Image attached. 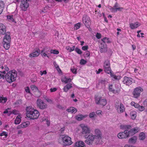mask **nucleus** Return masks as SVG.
Returning <instances> with one entry per match:
<instances>
[{
  "instance_id": "obj_1",
  "label": "nucleus",
  "mask_w": 147,
  "mask_h": 147,
  "mask_svg": "<svg viewBox=\"0 0 147 147\" xmlns=\"http://www.w3.org/2000/svg\"><path fill=\"white\" fill-rule=\"evenodd\" d=\"M95 135L89 134L87 137L86 136L85 142L90 146H94L95 145L101 144L102 143V134L101 131L98 129L95 130Z\"/></svg>"
},
{
  "instance_id": "obj_2",
  "label": "nucleus",
  "mask_w": 147,
  "mask_h": 147,
  "mask_svg": "<svg viewBox=\"0 0 147 147\" xmlns=\"http://www.w3.org/2000/svg\"><path fill=\"white\" fill-rule=\"evenodd\" d=\"M26 116L30 119H34L38 118L39 116L38 111L32 108L31 107H27L26 109Z\"/></svg>"
},
{
  "instance_id": "obj_3",
  "label": "nucleus",
  "mask_w": 147,
  "mask_h": 147,
  "mask_svg": "<svg viewBox=\"0 0 147 147\" xmlns=\"http://www.w3.org/2000/svg\"><path fill=\"white\" fill-rule=\"evenodd\" d=\"M12 73V71H10L7 73L5 76L4 75L3 76V79L6 80L9 83L14 81L15 80V75H13Z\"/></svg>"
},
{
  "instance_id": "obj_4",
  "label": "nucleus",
  "mask_w": 147,
  "mask_h": 147,
  "mask_svg": "<svg viewBox=\"0 0 147 147\" xmlns=\"http://www.w3.org/2000/svg\"><path fill=\"white\" fill-rule=\"evenodd\" d=\"M30 0H23L21 1L20 7L23 11H26L29 5V2Z\"/></svg>"
},
{
  "instance_id": "obj_5",
  "label": "nucleus",
  "mask_w": 147,
  "mask_h": 147,
  "mask_svg": "<svg viewBox=\"0 0 147 147\" xmlns=\"http://www.w3.org/2000/svg\"><path fill=\"white\" fill-rule=\"evenodd\" d=\"M37 107L41 109H45L47 108V105L43 101L40 99H38L36 101Z\"/></svg>"
},
{
  "instance_id": "obj_6",
  "label": "nucleus",
  "mask_w": 147,
  "mask_h": 147,
  "mask_svg": "<svg viewBox=\"0 0 147 147\" xmlns=\"http://www.w3.org/2000/svg\"><path fill=\"white\" fill-rule=\"evenodd\" d=\"M3 40V44L4 47L6 50H8L10 47L11 37H4Z\"/></svg>"
},
{
  "instance_id": "obj_7",
  "label": "nucleus",
  "mask_w": 147,
  "mask_h": 147,
  "mask_svg": "<svg viewBox=\"0 0 147 147\" xmlns=\"http://www.w3.org/2000/svg\"><path fill=\"white\" fill-rule=\"evenodd\" d=\"M62 140L64 146H69L71 145L72 142L71 141V138L67 136H65L62 137Z\"/></svg>"
},
{
  "instance_id": "obj_8",
  "label": "nucleus",
  "mask_w": 147,
  "mask_h": 147,
  "mask_svg": "<svg viewBox=\"0 0 147 147\" xmlns=\"http://www.w3.org/2000/svg\"><path fill=\"white\" fill-rule=\"evenodd\" d=\"M95 102L97 105H100L104 106L107 103V100L105 99H103L101 97L97 96L95 98Z\"/></svg>"
},
{
  "instance_id": "obj_9",
  "label": "nucleus",
  "mask_w": 147,
  "mask_h": 147,
  "mask_svg": "<svg viewBox=\"0 0 147 147\" xmlns=\"http://www.w3.org/2000/svg\"><path fill=\"white\" fill-rule=\"evenodd\" d=\"M143 89L140 87H138L136 88L133 92V94L134 97L137 98L140 95V93L142 92Z\"/></svg>"
},
{
  "instance_id": "obj_10",
  "label": "nucleus",
  "mask_w": 147,
  "mask_h": 147,
  "mask_svg": "<svg viewBox=\"0 0 147 147\" xmlns=\"http://www.w3.org/2000/svg\"><path fill=\"white\" fill-rule=\"evenodd\" d=\"M104 67L105 72L108 74L111 72L110 64L109 61V60H107L105 61L104 63Z\"/></svg>"
},
{
  "instance_id": "obj_11",
  "label": "nucleus",
  "mask_w": 147,
  "mask_h": 147,
  "mask_svg": "<svg viewBox=\"0 0 147 147\" xmlns=\"http://www.w3.org/2000/svg\"><path fill=\"white\" fill-rule=\"evenodd\" d=\"M123 82L124 84L129 86L131 85L132 83L135 82V81L131 78L127 77L126 76L124 78Z\"/></svg>"
},
{
  "instance_id": "obj_12",
  "label": "nucleus",
  "mask_w": 147,
  "mask_h": 147,
  "mask_svg": "<svg viewBox=\"0 0 147 147\" xmlns=\"http://www.w3.org/2000/svg\"><path fill=\"white\" fill-rule=\"evenodd\" d=\"M82 21L85 26L91 24L90 18L87 15H83L82 18Z\"/></svg>"
},
{
  "instance_id": "obj_13",
  "label": "nucleus",
  "mask_w": 147,
  "mask_h": 147,
  "mask_svg": "<svg viewBox=\"0 0 147 147\" xmlns=\"http://www.w3.org/2000/svg\"><path fill=\"white\" fill-rule=\"evenodd\" d=\"M81 127L82 129L81 133L82 134H85V135L84 136L86 137L90 133V129L87 126L84 125L81 126Z\"/></svg>"
},
{
  "instance_id": "obj_14",
  "label": "nucleus",
  "mask_w": 147,
  "mask_h": 147,
  "mask_svg": "<svg viewBox=\"0 0 147 147\" xmlns=\"http://www.w3.org/2000/svg\"><path fill=\"white\" fill-rule=\"evenodd\" d=\"M31 89L35 92V95L36 97H38L41 95V92L39 90L38 87L35 85H31L30 86Z\"/></svg>"
},
{
  "instance_id": "obj_15",
  "label": "nucleus",
  "mask_w": 147,
  "mask_h": 147,
  "mask_svg": "<svg viewBox=\"0 0 147 147\" xmlns=\"http://www.w3.org/2000/svg\"><path fill=\"white\" fill-rule=\"evenodd\" d=\"M99 48H100V52L101 53H105L107 51L106 45H104L102 43H100Z\"/></svg>"
},
{
  "instance_id": "obj_16",
  "label": "nucleus",
  "mask_w": 147,
  "mask_h": 147,
  "mask_svg": "<svg viewBox=\"0 0 147 147\" xmlns=\"http://www.w3.org/2000/svg\"><path fill=\"white\" fill-rule=\"evenodd\" d=\"M40 53V51L39 49H37L36 50L30 54L29 56L30 57H33L38 56Z\"/></svg>"
},
{
  "instance_id": "obj_17",
  "label": "nucleus",
  "mask_w": 147,
  "mask_h": 147,
  "mask_svg": "<svg viewBox=\"0 0 147 147\" xmlns=\"http://www.w3.org/2000/svg\"><path fill=\"white\" fill-rule=\"evenodd\" d=\"M127 131L125 130L124 132L120 133L118 134V137L120 139L125 138L127 137Z\"/></svg>"
},
{
  "instance_id": "obj_18",
  "label": "nucleus",
  "mask_w": 147,
  "mask_h": 147,
  "mask_svg": "<svg viewBox=\"0 0 147 147\" xmlns=\"http://www.w3.org/2000/svg\"><path fill=\"white\" fill-rule=\"evenodd\" d=\"M6 32V26L2 23H0V34L4 35Z\"/></svg>"
},
{
  "instance_id": "obj_19",
  "label": "nucleus",
  "mask_w": 147,
  "mask_h": 147,
  "mask_svg": "<svg viewBox=\"0 0 147 147\" xmlns=\"http://www.w3.org/2000/svg\"><path fill=\"white\" fill-rule=\"evenodd\" d=\"M140 25V23L137 22L134 23H130L129 27L131 29H134L137 28Z\"/></svg>"
},
{
  "instance_id": "obj_20",
  "label": "nucleus",
  "mask_w": 147,
  "mask_h": 147,
  "mask_svg": "<svg viewBox=\"0 0 147 147\" xmlns=\"http://www.w3.org/2000/svg\"><path fill=\"white\" fill-rule=\"evenodd\" d=\"M30 124V122L29 121H26V122H24L22 123L21 124L18 125L17 128L20 129L22 128L26 127H27Z\"/></svg>"
},
{
  "instance_id": "obj_21",
  "label": "nucleus",
  "mask_w": 147,
  "mask_h": 147,
  "mask_svg": "<svg viewBox=\"0 0 147 147\" xmlns=\"http://www.w3.org/2000/svg\"><path fill=\"white\" fill-rule=\"evenodd\" d=\"M137 140V137L134 136L129 139L128 142L130 144H134L136 142Z\"/></svg>"
},
{
  "instance_id": "obj_22",
  "label": "nucleus",
  "mask_w": 147,
  "mask_h": 147,
  "mask_svg": "<svg viewBox=\"0 0 147 147\" xmlns=\"http://www.w3.org/2000/svg\"><path fill=\"white\" fill-rule=\"evenodd\" d=\"M85 146L84 143L80 141L75 143L74 147H85Z\"/></svg>"
},
{
  "instance_id": "obj_23",
  "label": "nucleus",
  "mask_w": 147,
  "mask_h": 147,
  "mask_svg": "<svg viewBox=\"0 0 147 147\" xmlns=\"http://www.w3.org/2000/svg\"><path fill=\"white\" fill-rule=\"evenodd\" d=\"M87 116L86 115H79L76 117V119L78 121H81L84 118H85Z\"/></svg>"
},
{
  "instance_id": "obj_24",
  "label": "nucleus",
  "mask_w": 147,
  "mask_h": 147,
  "mask_svg": "<svg viewBox=\"0 0 147 147\" xmlns=\"http://www.w3.org/2000/svg\"><path fill=\"white\" fill-rule=\"evenodd\" d=\"M116 109L117 110L118 112L119 113L123 112L124 110V108L122 104L120 105L118 109L116 108Z\"/></svg>"
},
{
  "instance_id": "obj_25",
  "label": "nucleus",
  "mask_w": 147,
  "mask_h": 147,
  "mask_svg": "<svg viewBox=\"0 0 147 147\" xmlns=\"http://www.w3.org/2000/svg\"><path fill=\"white\" fill-rule=\"evenodd\" d=\"M7 18L8 21L11 22H15V21L13 18V15H7L6 16Z\"/></svg>"
},
{
  "instance_id": "obj_26",
  "label": "nucleus",
  "mask_w": 147,
  "mask_h": 147,
  "mask_svg": "<svg viewBox=\"0 0 147 147\" xmlns=\"http://www.w3.org/2000/svg\"><path fill=\"white\" fill-rule=\"evenodd\" d=\"M4 7V2L2 1H0V15L3 12Z\"/></svg>"
},
{
  "instance_id": "obj_27",
  "label": "nucleus",
  "mask_w": 147,
  "mask_h": 147,
  "mask_svg": "<svg viewBox=\"0 0 147 147\" xmlns=\"http://www.w3.org/2000/svg\"><path fill=\"white\" fill-rule=\"evenodd\" d=\"M136 112L135 111H131L130 115L131 118L133 119H135L136 115Z\"/></svg>"
},
{
  "instance_id": "obj_28",
  "label": "nucleus",
  "mask_w": 147,
  "mask_h": 147,
  "mask_svg": "<svg viewBox=\"0 0 147 147\" xmlns=\"http://www.w3.org/2000/svg\"><path fill=\"white\" fill-rule=\"evenodd\" d=\"M101 40L102 42V43L104 45H106L105 44L106 42L107 43H110L111 42V41L109 40V38H107V37H104V38L101 39Z\"/></svg>"
},
{
  "instance_id": "obj_29",
  "label": "nucleus",
  "mask_w": 147,
  "mask_h": 147,
  "mask_svg": "<svg viewBox=\"0 0 147 147\" xmlns=\"http://www.w3.org/2000/svg\"><path fill=\"white\" fill-rule=\"evenodd\" d=\"M67 111L68 112H71L72 113H75L77 111V109L76 108L72 107L67 109Z\"/></svg>"
},
{
  "instance_id": "obj_30",
  "label": "nucleus",
  "mask_w": 147,
  "mask_h": 147,
  "mask_svg": "<svg viewBox=\"0 0 147 147\" xmlns=\"http://www.w3.org/2000/svg\"><path fill=\"white\" fill-rule=\"evenodd\" d=\"M0 136L1 137L0 138L2 139H4V138H6L7 136V133L5 131H3L0 134Z\"/></svg>"
},
{
  "instance_id": "obj_31",
  "label": "nucleus",
  "mask_w": 147,
  "mask_h": 147,
  "mask_svg": "<svg viewBox=\"0 0 147 147\" xmlns=\"http://www.w3.org/2000/svg\"><path fill=\"white\" fill-rule=\"evenodd\" d=\"M125 130L127 131V137H129L131 136H132L134 134V132H133V130L131 129L129 131H128V130Z\"/></svg>"
},
{
  "instance_id": "obj_32",
  "label": "nucleus",
  "mask_w": 147,
  "mask_h": 147,
  "mask_svg": "<svg viewBox=\"0 0 147 147\" xmlns=\"http://www.w3.org/2000/svg\"><path fill=\"white\" fill-rule=\"evenodd\" d=\"M122 104H121V102L119 100H117L115 101V105L116 108L118 109L119 106Z\"/></svg>"
},
{
  "instance_id": "obj_33",
  "label": "nucleus",
  "mask_w": 147,
  "mask_h": 147,
  "mask_svg": "<svg viewBox=\"0 0 147 147\" xmlns=\"http://www.w3.org/2000/svg\"><path fill=\"white\" fill-rule=\"evenodd\" d=\"M21 121V119H20V116H18L16 117L15 121V123L16 124H18L20 123Z\"/></svg>"
},
{
  "instance_id": "obj_34",
  "label": "nucleus",
  "mask_w": 147,
  "mask_h": 147,
  "mask_svg": "<svg viewBox=\"0 0 147 147\" xmlns=\"http://www.w3.org/2000/svg\"><path fill=\"white\" fill-rule=\"evenodd\" d=\"M145 138V135L143 132L141 133L139 135V139L141 140H143Z\"/></svg>"
},
{
  "instance_id": "obj_35",
  "label": "nucleus",
  "mask_w": 147,
  "mask_h": 147,
  "mask_svg": "<svg viewBox=\"0 0 147 147\" xmlns=\"http://www.w3.org/2000/svg\"><path fill=\"white\" fill-rule=\"evenodd\" d=\"M81 26V24L79 22L75 24L74 25V30H77L78 29H79Z\"/></svg>"
},
{
  "instance_id": "obj_36",
  "label": "nucleus",
  "mask_w": 147,
  "mask_h": 147,
  "mask_svg": "<svg viewBox=\"0 0 147 147\" xmlns=\"http://www.w3.org/2000/svg\"><path fill=\"white\" fill-rule=\"evenodd\" d=\"M53 64L54 65V66L55 67V68H56L57 70L58 71L59 73H60V72L61 71L59 66L57 64V63L55 61L53 62Z\"/></svg>"
},
{
  "instance_id": "obj_37",
  "label": "nucleus",
  "mask_w": 147,
  "mask_h": 147,
  "mask_svg": "<svg viewBox=\"0 0 147 147\" xmlns=\"http://www.w3.org/2000/svg\"><path fill=\"white\" fill-rule=\"evenodd\" d=\"M7 98H6L2 97H0V103L1 102H3V101L4 103H5L7 100Z\"/></svg>"
},
{
  "instance_id": "obj_38",
  "label": "nucleus",
  "mask_w": 147,
  "mask_h": 147,
  "mask_svg": "<svg viewBox=\"0 0 147 147\" xmlns=\"http://www.w3.org/2000/svg\"><path fill=\"white\" fill-rule=\"evenodd\" d=\"M89 116L90 118H92L96 116V114L94 112L90 113L89 115Z\"/></svg>"
},
{
  "instance_id": "obj_39",
  "label": "nucleus",
  "mask_w": 147,
  "mask_h": 147,
  "mask_svg": "<svg viewBox=\"0 0 147 147\" xmlns=\"http://www.w3.org/2000/svg\"><path fill=\"white\" fill-rule=\"evenodd\" d=\"M51 53L57 54L59 53V51L56 49L51 50Z\"/></svg>"
},
{
  "instance_id": "obj_40",
  "label": "nucleus",
  "mask_w": 147,
  "mask_h": 147,
  "mask_svg": "<svg viewBox=\"0 0 147 147\" xmlns=\"http://www.w3.org/2000/svg\"><path fill=\"white\" fill-rule=\"evenodd\" d=\"M131 128V126L130 125H125L123 126L122 128L126 130V129H130Z\"/></svg>"
},
{
  "instance_id": "obj_41",
  "label": "nucleus",
  "mask_w": 147,
  "mask_h": 147,
  "mask_svg": "<svg viewBox=\"0 0 147 147\" xmlns=\"http://www.w3.org/2000/svg\"><path fill=\"white\" fill-rule=\"evenodd\" d=\"M44 51H43V50H42L41 51V55L42 56H44L45 57L47 56V57H48V58H49V56H48L47 54L45 52H44Z\"/></svg>"
},
{
  "instance_id": "obj_42",
  "label": "nucleus",
  "mask_w": 147,
  "mask_h": 147,
  "mask_svg": "<svg viewBox=\"0 0 147 147\" xmlns=\"http://www.w3.org/2000/svg\"><path fill=\"white\" fill-rule=\"evenodd\" d=\"M75 51L78 54H81L82 53V52L80 49L77 47L75 48Z\"/></svg>"
},
{
  "instance_id": "obj_43",
  "label": "nucleus",
  "mask_w": 147,
  "mask_h": 147,
  "mask_svg": "<svg viewBox=\"0 0 147 147\" xmlns=\"http://www.w3.org/2000/svg\"><path fill=\"white\" fill-rule=\"evenodd\" d=\"M86 63L87 61L83 59H82L80 60V63L81 65H84L86 64Z\"/></svg>"
},
{
  "instance_id": "obj_44",
  "label": "nucleus",
  "mask_w": 147,
  "mask_h": 147,
  "mask_svg": "<svg viewBox=\"0 0 147 147\" xmlns=\"http://www.w3.org/2000/svg\"><path fill=\"white\" fill-rule=\"evenodd\" d=\"M138 109L140 111H142L145 109L144 107L140 106V105Z\"/></svg>"
},
{
  "instance_id": "obj_45",
  "label": "nucleus",
  "mask_w": 147,
  "mask_h": 147,
  "mask_svg": "<svg viewBox=\"0 0 147 147\" xmlns=\"http://www.w3.org/2000/svg\"><path fill=\"white\" fill-rule=\"evenodd\" d=\"M134 134L138 132L139 130V128L137 127H135L132 129Z\"/></svg>"
},
{
  "instance_id": "obj_46",
  "label": "nucleus",
  "mask_w": 147,
  "mask_h": 147,
  "mask_svg": "<svg viewBox=\"0 0 147 147\" xmlns=\"http://www.w3.org/2000/svg\"><path fill=\"white\" fill-rule=\"evenodd\" d=\"M90 53L88 51H87L86 52V54L84 55V57H88L90 56Z\"/></svg>"
},
{
  "instance_id": "obj_47",
  "label": "nucleus",
  "mask_w": 147,
  "mask_h": 147,
  "mask_svg": "<svg viewBox=\"0 0 147 147\" xmlns=\"http://www.w3.org/2000/svg\"><path fill=\"white\" fill-rule=\"evenodd\" d=\"M111 8L110 9V10L112 12H116V8H115L113 7H110Z\"/></svg>"
},
{
  "instance_id": "obj_48",
  "label": "nucleus",
  "mask_w": 147,
  "mask_h": 147,
  "mask_svg": "<svg viewBox=\"0 0 147 147\" xmlns=\"http://www.w3.org/2000/svg\"><path fill=\"white\" fill-rule=\"evenodd\" d=\"M88 46H85L82 47V49L83 50L86 51L88 49Z\"/></svg>"
},
{
  "instance_id": "obj_49",
  "label": "nucleus",
  "mask_w": 147,
  "mask_h": 147,
  "mask_svg": "<svg viewBox=\"0 0 147 147\" xmlns=\"http://www.w3.org/2000/svg\"><path fill=\"white\" fill-rule=\"evenodd\" d=\"M71 70L72 72L74 74H76L77 73V71L76 69H75L74 68H71Z\"/></svg>"
},
{
  "instance_id": "obj_50",
  "label": "nucleus",
  "mask_w": 147,
  "mask_h": 147,
  "mask_svg": "<svg viewBox=\"0 0 147 147\" xmlns=\"http://www.w3.org/2000/svg\"><path fill=\"white\" fill-rule=\"evenodd\" d=\"M65 86L69 90L72 87V84L70 83L67 84Z\"/></svg>"
},
{
  "instance_id": "obj_51",
  "label": "nucleus",
  "mask_w": 147,
  "mask_h": 147,
  "mask_svg": "<svg viewBox=\"0 0 147 147\" xmlns=\"http://www.w3.org/2000/svg\"><path fill=\"white\" fill-rule=\"evenodd\" d=\"M11 113L16 115L18 114V111L15 110H14L12 111L10 113L9 115H10Z\"/></svg>"
},
{
  "instance_id": "obj_52",
  "label": "nucleus",
  "mask_w": 147,
  "mask_h": 147,
  "mask_svg": "<svg viewBox=\"0 0 147 147\" xmlns=\"http://www.w3.org/2000/svg\"><path fill=\"white\" fill-rule=\"evenodd\" d=\"M112 85L110 86L109 87V88L110 91L112 92H113L114 93L115 91V90L114 89H113L112 88Z\"/></svg>"
},
{
  "instance_id": "obj_53",
  "label": "nucleus",
  "mask_w": 147,
  "mask_h": 147,
  "mask_svg": "<svg viewBox=\"0 0 147 147\" xmlns=\"http://www.w3.org/2000/svg\"><path fill=\"white\" fill-rule=\"evenodd\" d=\"M109 73H110L111 74V77L114 78L115 79H117V76H116L115 75L111 73V72Z\"/></svg>"
},
{
  "instance_id": "obj_54",
  "label": "nucleus",
  "mask_w": 147,
  "mask_h": 147,
  "mask_svg": "<svg viewBox=\"0 0 147 147\" xmlns=\"http://www.w3.org/2000/svg\"><path fill=\"white\" fill-rule=\"evenodd\" d=\"M5 35L4 37H11L10 36V32H5Z\"/></svg>"
},
{
  "instance_id": "obj_55",
  "label": "nucleus",
  "mask_w": 147,
  "mask_h": 147,
  "mask_svg": "<svg viewBox=\"0 0 147 147\" xmlns=\"http://www.w3.org/2000/svg\"><path fill=\"white\" fill-rule=\"evenodd\" d=\"M25 90L26 92L30 93V89L27 86L25 88Z\"/></svg>"
},
{
  "instance_id": "obj_56",
  "label": "nucleus",
  "mask_w": 147,
  "mask_h": 147,
  "mask_svg": "<svg viewBox=\"0 0 147 147\" xmlns=\"http://www.w3.org/2000/svg\"><path fill=\"white\" fill-rule=\"evenodd\" d=\"M57 90V88H51L50 89V91L51 92H54L56 91Z\"/></svg>"
},
{
  "instance_id": "obj_57",
  "label": "nucleus",
  "mask_w": 147,
  "mask_h": 147,
  "mask_svg": "<svg viewBox=\"0 0 147 147\" xmlns=\"http://www.w3.org/2000/svg\"><path fill=\"white\" fill-rule=\"evenodd\" d=\"M42 121H43L45 120H47V124L48 126H49L50 124V123L49 121L48 120H46V118H44L42 119Z\"/></svg>"
},
{
  "instance_id": "obj_58",
  "label": "nucleus",
  "mask_w": 147,
  "mask_h": 147,
  "mask_svg": "<svg viewBox=\"0 0 147 147\" xmlns=\"http://www.w3.org/2000/svg\"><path fill=\"white\" fill-rule=\"evenodd\" d=\"M22 100H19L17 101L15 103V104L16 105H18L21 104L22 103Z\"/></svg>"
},
{
  "instance_id": "obj_59",
  "label": "nucleus",
  "mask_w": 147,
  "mask_h": 147,
  "mask_svg": "<svg viewBox=\"0 0 147 147\" xmlns=\"http://www.w3.org/2000/svg\"><path fill=\"white\" fill-rule=\"evenodd\" d=\"M123 9V7H118L116 8V12L117 11H121Z\"/></svg>"
},
{
  "instance_id": "obj_60",
  "label": "nucleus",
  "mask_w": 147,
  "mask_h": 147,
  "mask_svg": "<svg viewBox=\"0 0 147 147\" xmlns=\"http://www.w3.org/2000/svg\"><path fill=\"white\" fill-rule=\"evenodd\" d=\"M139 105H140L138 103H135V104L134 106L135 108L138 109V107H139Z\"/></svg>"
},
{
  "instance_id": "obj_61",
  "label": "nucleus",
  "mask_w": 147,
  "mask_h": 147,
  "mask_svg": "<svg viewBox=\"0 0 147 147\" xmlns=\"http://www.w3.org/2000/svg\"><path fill=\"white\" fill-rule=\"evenodd\" d=\"M71 80L70 78H67L66 79V81L65 82V83H67L69 82H71Z\"/></svg>"
},
{
  "instance_id": "obj_62",
  "label": "nucleus",
  "mask_w": 147,
  "mask_h": 147,
  "mask_svg": "<svg viewBox=\"0 0 147 147\" xmlns=\"http://www.w3.org/2000/svg\"><path fill=\"white\" fill-rule=\"evenodd\" d=\"M67 78L66 77H65L64 78L61 79V81L63 82H65V83L66 81V79Z\"/></svg>"
},
{
  "instance_id": "obj_63",
  "label": "nucleus",
  "mask_w": 147,
  "mask_h": 147,
  "mask_svg": "<svg viewBox=\"0 0 147 147\" xmlns=\"http://www.w3.org/2000/svg\"><path fill=\"white\" fill-rule=\"evenodd\" d=\"M45 100L48 102L51 103L52 102V100L50 99L47 98L45 99Z\"/></svg>"
},
{
  "instance_id": "obj_64",
  "label": "nucleus",
  "mask_w": 147,
  "mask_h": 147,
  "mask_svg": "<svg viewBox=\"0 0 147 147\" xmlns=\"http://www.w3.org/2000/svg\"><path fill=\"white\" fill-rule=\"evenodd\" d=\"M144 105L145 107H147V99L145 100L143 102Z\"/></svg>"
}]
</instances>
